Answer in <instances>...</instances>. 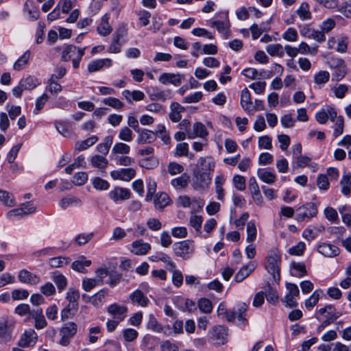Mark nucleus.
I'll return each mask as SVG.
<instances>
[{
  "label": "nucleus",
  "mask_w": 351,
  "mask_h": 351,
  "mask_svg": "<svg viewBox=\"0 0 351 351\" xmlns=\"http://www.w3.org/2000/svg\"><path fill=\"white\" fill-rule=\"evenodd\" d=\"M85 49H79L75 45H69L65 47L62 52L61 60L64 62L71 61L73 66H78Z\"/></svg>",
  "instance_id": "nucleus-1"
},
{
  "label": "nucleus",
  "mask_w": 351,
  "mask_h": 351,
  "mask_svg": "<svg viewBox=\"0 0 351 351\" xmlns=\"http://www.w3.org/2000/svg\"><path fill=\"white\" fill-rule=\"evenodd\" d=\"M173 250L177 256L187 260L192 257L195 246L192 241L184 240L175 243L173 245Z\"/></svg>",
  "instance_id": "nucleus-2"
},
{
  "label": "nucleus",
  "mask_w": 351,
  "mask_h": 351,
  "mask_svg": "<svg viewBox=\"0 0 351 351\" xmlns=\"http://www.w3.org/2000/svg\"><path fill=\"white\" fill-rule=\"evenodd\" d=\"M280 256L277 253H272L268 256L265 264L267 271L272 275L273 278L276 282H278L280 280Z\"/></svg>",
  "instance_id": "nucleus-3"
},
{
  "label": "nucleus",
  "mask_w": 351,
  "mask_h": 351,
  "mask_svg": "<svg viewBox=\"0 0 351 351\" xmlns=\"http://www.w3.org/2000/svg\"><path fill=\"white\" fill-rule=\"evenodd\" d=\"M77 331V326L75 322H69L64 324L60 330L61 338L59 341L60 345L66 346L70 340L75 335Z\"/></svg>",
  "instance_id": "nucleus-4"
},
{
  "label": "nucleus",
  "mask_w": 351,
  "mask_h": 351,
  "mask_svg": "<svg viewBox=\"0 0 351 351\" xmlns=\"http://www.w3.org/2000/svg\"><path fill=\"white\" fill-rule=\"evenodd\" d=\"M211 182V176L206 173L195 171L193 173V186L195 189H205Z\"/></svg>",
  "instance_id": "nucleus-5"
},
{
  "label": "nucleus",
  "mask_w": 351,
  "mask_h": 351,
  "mask_svg": "<svg viewBox=\"0 0 351 351\" xmlns=\"http://www.w3.org/2000/svg\"><path fill=\"white\" fill-rule=\"evenodd\" d=\"M298 210L299 213L297 214L295 219L300 221H304L306 219H310L316 216L317 209L314 203L310 202L300 207Z\"/></svg>",
  "instance_id": "nucleus-6"
},
{
  "label": "nucleus",
  "mask_w": 351,
  "mask_h": 351,
  "mask_svg": "<svg viewBox=\"0 0 351 351\" xmlns=\"http://www.w3.org/2000/svg\"><path fill=\"white\" fill-rule=\"evenodd\" d=\"M341 315V313L337 311L332 305H327L324 308H320L315 313V317L318 320H322L324 318H332L337 319Z\"/></svg>",
  "instance_id": "nucleus-7"
},
{
  "label": "nucleus",
  "mask_w": 351,
  "mask_h": 351,
  "mask_svg": "<svg viewBox=\"0 0 351 351\" xmlns=\"http://www.w3.org/2000/svg\"><path fill=\"white\" fill-rule=\"evenodd\" d=\"M107 312L110 314L114 317V319L121 322L126 317L128 308L124 305H120L117 303H114L108 307Z\"/></svg>",
  "instance_id": "nucleus-8"
},
{
  "label": "nucleus",
  "mask_w": 351,
  "mask_h": 351,
  "mask_svg": "<svg viewBox=\"0 0 351 351\" xmlns=\"http://www.w3.org/2000/svg\"><path fill=\"white\" fill-rule=\"evenodd\" d=\"M197 166L199 167L197 171L211 176L214 171L215 162L210 156L201 157L197 161Z\"/></svg>",
  "instance_id": "nucleus-9"
},
{
  "label": "nucleus",
  "mask_w": 351,
  "mask_h": 351,
  "mask_svg": "<svg viewBox=\"0 0 351 351\" xmlns=\"http://www.w3.org/2000/svg\"><path fill=\"white\" fill-rule=\"evenodd\" d=\"M36 340L37 334L34 330L30 329L23 334L18 345L23 348L31 347L35 345Z\"/></svg>",
  "instance_id": "nucleus-10"
},
{
  "label": "nucleus",
  "mask_w": 351,
  "mask_h": 351,
  "mask_svg": "<svg viewBox=\"0 0 351 351\" xmlns=\"http://www.w3.org/2000/svg\"><path fill=\"white\" fill-rule=\"evenodd\" d=\"M129 298L132 304L138 305L141 307H146L149 302L148 298L140 289H136L131 293L129 295Z\"/></svg>",
  "instance_id": "nucleus-11"
},
{
  "label": "nucleus",
  "mask_w": 351,
  "mask_h": 351,
  "mask_svg": "<svg viewBox=\"0 0 351 351\" xmlns=\"http://www.w3.org/2000/svg\"><path fill=\"white\" fill-rule=\"evenodd\" d=\"M36 210V208L32 206L30 202L23 204L20 208L13 209L8 213V217L12 218L13 217L23 216L33 213Z\"/></svg>",
  "instance_id": "nucleus-12"
},
{
  "label": "nucleus",
  "mask_w": 351,
  "mask_h": 351,
  "mask_svg": "<svg viewBox=\"0 0 351 351\" xmlns=\"http://www.w3.org/2000/svg\"><path fill=\"white\" fill-rule=\"evenodd\" d=\"M131 252L137 256H143L151 250V245L142 239L133 241L131 244Z\"/></svg>",
  "instance_id": "nucleus-13"
},
{
  "label": "nucleus",
  "mask_w": 351,
  "mask_h": 351,
  "mask_svg": "<svg viewBox=\"0 0 351 351\" xmlns=\"http://www.w3.org/2000/svg\"><path fill=\"white\" fill-rule=\"evenodd\" d=\"M109 197L115 202L123 201L130 197V191L127 189L117 186L109 192Z\"/></svg>",
  "instance_id": "nucleus-14"
},
{
  "label": "nucleus",
  "mask_w": 351,
  "mask_h": 351,
  "mask_svg": "<svg viewBox=\"0 0 351 351\" xmlns=\"http://www.w3.org/2000/svg\"><path fill=\"white\" fill-rule=\"evenodd\" d=\"M183 76L180 74L165 73L159 77V81L163 84H172L175 86L181 84Z\"/></svg>",
  "instance_id": "nucleus-15"
},
{
  "label": "nucleus",
  "mask_w": 351,
  "mask_h": 351,
  "mask_svg": "<svg viewBox=\"0 0 351 351\" xmlns=\"http://www.w3.org/2000/svg\"><path fill=\"white\" fill-rule=\"evenodd\" d=\"M136 132L138 134L136 139L138 144L151 143L156 139L155 133L153 131L140 129Z\"/></svg>",
  "instance_id": "nucleus-16"
},
{
  "label": "nucleus",
  "mask_w": 351,
  "mask_h": 351,
  "mask_svg": "<svg viewBox=\"0 0 351 351\" xmlns=\"http://www.w3.org/2000/svg\"><path fill=\"white\" fill-rule=\"evenodd\" d=\"M318 252L327 257H333L339 255V249L336 245L329 243H322L317 247Z\"/></svg>",
  "instance_id": "nucleus-17"
},
{
  "label": "nucleus",
  "mask_w": 351,
  "mask_h": 351,
  "mask_svg": "<svg viewBox=\"0 0 351 351\" xmlns=\"http://www.w3.org/2000/svg\"><path fill=\"white\" fill-rule=\"evenodd\" d=\"M14 324L12 322L3 321L0 322V337L5 341L12 339V331Z\"/></svg>",
  "instance_id": "nucleus-18"
},
{
  "label": "nucleus",
  "mask_w": 351,
  "mask_h": 351,
  "mask_svg": "<svg viewBox=\"0 0 351 351\" xmlns=\"http://www.w3.org/2000/svg\"><path fill=\"white\" fill-rule=\"evenodd\" d=\"M255 268L256 264L253 262H251L247 265L243 266L235 275V281L237 282H242L244 279L250 275V274L255 269Z\"/></svg>",
  "instance_id": "nucleus-19"
},
{
  "label": "nucleus",
  "mask_w": 351,
  "mask_h": 351,
  "mask_svg": "<svg viewBox=\"0 0 351 351\" xmlns=\"http://www.w3.org/2000/svg\"><path fill=\"white\" fill-rule=\"evenodd\" d=\"M19 279L21 282L30 285H37L40 282V278L38 276L25 269L20 271Z\"/></svg>",
  "instance_id": "nucleus-20"
},
{
  "label": "nucleus",
  "mask_w": 351,
  "mask_h": 351,
  "mask_svg": "<svg viewBox=\"0 0 351 351\" xmlns=\"http://www.w3.org/2000/svg\"><path fill=\"white\" fill-rule=\"evenodd\" d=\"M149 259L154 262H163L164 263L166 264L168 270H173V269L176 268V265L171 260L170 257L163 252H157L155 255H152V256H150Z\"/></svg>",
  "instance_id": "nucleus-21"
},
{
  "label": "nucleus",
  "mask_w": 351,
  "mask_h": 351,
  "mask_svg": "<svg viewBox=\"0 0 351 351\" xmlns=\"http://www.w3.org/2000/svg\"><path fill=\"white\" fill-rule=\"evenodd\" d=\"M169 119L173 122H178L182 118L181 113L184 111V108L178 102H173L170 106Z\"/></svg>",
  "instance_id": "nucleus-22"
},
{
  "label": "nucleus",
  "mask_w": 351,
  "mask_h": 351,
  "mask_svg": "<svg viewBox=\"0 0 351 351\" xmlns=\"http://www.w3.org/2000/svg\"><path fill=\"white\" fill-rule=\"evenodd\" d=\"M172 97V91L171 90H159L153 89L150 93V98L152 100H158L165 101Z\"/></svg>",
  "instance_id": "nucleus-23"
},
{
  "label": "nucleus",
  "mask_w": 351,
  "mask_h": 351,
  "mask_svg": "<svg viewBox=\"0 0 351 351\" xmlns=\"http://www.w3.org/2000/svg\"><path fill=\"white\" fill-rule=\"evenodd\" d=\"M91 165L103 171L105 170L108 165V160L106 157L101 155H94L90 158V160Z\"/></svg>",
  "instance_id": "nucleus-24"
},
{
  "label": "nucleus",
  "mask_w": 351,
  "mask_h": 351,
  "mask_svg": "<svg viewBox=\"0 0 351 351\" xmlns=\"http://www.w3.org/2000/svg\"><path fill=\"white\" fill-rule=\"evenodd\" d=\"M241 105L245 112H250L253 108L251 95L246 88L241 91Z\"/></svg>",
  "instance_id": "nucleus-25"
},
{
  "label": "nucleus",
  "mask_w": 351,
  "mask_h": 351,
  "mask_svg": "<svg viewBox=\"0 0 351 351\" xmlns=\"http://www.w3.org/2000/svg\"><path fill=\"white\" fill-rule=\"evenodd\" d=\"M170 198L169 195L164 192L157 193L154 198V203L156 208L162 210L165 206L169 204Z\"/></svg>",
  "instance_id": "nucleus-26"
},
{
  "label": "nucleus",
  "mask_w": 351,
  "mask_h": 351,
  "mask_svg": "<svg viewBox=\"0 0 351 351\" xmlns=\"http://www.w3.org/2000/svg\"><path fill=\"white\" fill-rule=\"evenodd\" d=\"M242 73L247 77L251 80L267 78L269 77V75L266 72H262L257 71L254 67H247L243 71Z\"/></svg>",
  "instance_id": "nucleus-27"
},
{
  "label": "nucleus",
  "mask_w": 351,
  "mask_h": 351,
  "mask_svg": "<svg viewBox=\"0 0 351 351\" xmlns=\"http://www.w3.org/2000/svg\"><path fill=\"white\" fill-rule=\"evenodd\" d=\"M174 302L183 311H192L195 308V304L193 301L184 298L177 297L174 299Z\"/></svg>",
  "instance_id": "nucleus-28"
},
{
  "label": "nucleus",
  "mask_w": 351,
  "mask_h": 351,
  "mask_svg": "<svg viewBox=\"0 0 351 351\" xmlns=\"http://www.w3.org/2000/svg\"><path fill=\"white\" fill-rule=\"evenodd\" d=\"M227 335L226 328L221 325L215 326L213 328L212 337L218 341V343L223 344Z\"/></svg>",
  "instance_id": "nucleus-29"
},
{
  "label": "nucleus",
  "mask_w": 351,
  "mask_h": 351,
  "mask_svg": "<svg viewBox=\"0 0 351 351\" xmlns=\"http://www.w3.org/2000/svg\"><path fill=\"white\" fill-rule=\"evenodd\" d=\"M340 185L341 187V193L348 196L351 192V174L350 173H345L341 179Z\"/></svg>",
  "instance_id": "nucleus-30"
},
{
  "label": "nucleus",
  "mask_w": 351,
  "mask_h": 351,
  "mask_svg": "<svg viewBox=\"0 0 351 351\" xmlns=\"http://www.w3.org/2000/svg\"><path fill=\"white\" fill-rule=\"evenodd\" d=\"M178 203L184 208L189 207L192 203H197L199 208H202L204 206V201L202 199H191L187 195L180 196L178 199Z\"/></svg>",
  "instance_id": "nucleus-31"
},
{
  "label": "nucleus",
  "mask_w": 351,
  "mask_h": 351,
  "mask_svg": "<svg viewBox=\"0 0 351 351\" xmlns=\"http://www.w3.org/2000/svg\"><path fill=\"white\" fill-rule=\"evenodd\" d=\"M91 261L86 260L84 256H81L79 260L74 261L71 264V267L73 270L81 273H86V267H89Z\"/></svg>",
  "instance_id": "nucleus-32"
},
{
  "label": "nucleus",
  "mask_w": 351,
  "mask_h": 351,
  "mask_svg": "<svg viewBox=\"0 0 351 351\" xmlns=\"http://www.w3.org/2000/svg\"><path fill=\"white\" fill-rule=\"evenodd\" d=\"M98 141L97 136H92L86 140L77 141L75 143V149L81 152L88 149L89 147L93 145Z\"/></svg>",
  "instance_id": "nucleus-33"
},
{
  "label": "nucleus",
  "mask_w": 351,
  "mask_h": 351,
  "mask_svg": "<svg viewBox=\"0 0 351 351\" xmlns=\"http://www.w3.org/2000/svg\"><path fill=\"white\" fill-rule=\"evenodd\" d=\"M219 316L225 318L228 322H232L236 317V313L234 311H228L224 303L219 304L217 308Z\"/></svg>",
  "instance_id": "nucleus-34"
},
{
  "label": "nucleus",
  "mask_w": 351,
  "mask_h": 351,
  "mask_svg": "<svg viewBox=\"0 0 351 351\" xmlns=\"http://www.w3.org/2000/svg\"><path fill=\"white\" fill-rule=\"evenodd\" d=\"M80 292L74 288H69L66 293V299L69 304L72 305L73 308H78V300L80 298Z\"/></svg>",
  "instance_id": "nucleus-35"
},
{
  "label": "nucleus",
  "mask_w": 351,
  "mask_h": 351,
  "mask_svg": "<svg viewBox=\"0 0 351 351\" xmlns=\"http://www.w3.org/2000/svg\"><path fill=\"white\" fill-rule=\"evenodd\" d=\"M108 295V291L105 289H101L93 295L92 304L95 307H100L105 302V298Z\"/></svg>",
  "instance_id": "nucleus-36"
},
{
  "label": "nucleus",
  "mask_w": 351,
  "mask_h": 351,
  "mask_svg": "<svg viewBox=\"0 0 351 351\" xmlns=\"http://www.w3.org/2000/svg\"><path fill=\"white\" fill-rule=\"evenodd\" d=\"M257 175L263 182L267 184H272L276 179V176L274 173L262 169L258 170Z\"/></svg>",
  "instance_id": "nucleus-37"
},
{
  "label": "nucleus",
  "mask_w": 351,
  "mask_h": 351,
  "mask_svg": "<svg viewBox=\"0 0 351 351\" xmlns=\"http://www.w3.org/2000/svg\"><path fill=\"white\" fill-rule=\"evenodd\" d=\"M267 52L271 56L282 58L285 55L284 48L280 44H271L266 47Z\"/></svg>",
  "instance_id": "nucleus-38"
},
{
  "label": "nucleus",
  "mask_w": 351,
  "mask_h": 351,
  "mask_svg": "<svg viewBox=\"0 0 351 351\" xmlns=\"http://www.w3.org/2000/svg\"><path fill=\"white\" fill-rule=\"evenodd\" d=\"M70 261L71 259L69 257L58 256L50 258L49 264L53 268H59L69 265Z\"/></svg>",
  "instance_id": "nucleus-39"
},
{
  "label": "nucleus",
  "mask_w": 351,
  "mask_h": 351,
  "mask_svg": "<svg viewBox=\"0 0 351 351\" xmlns=\"http://www.w3.org/2000/svg\"><path fill=\"white\" fill-rule=\"evenodd\" d=\"M189 182V176L186 173L182 174L181 176L173 179L171 180V185L176 189H181L185 188Z\"/></svg>",
  "instance_id": "nucleus-40"
},
{
  "label": "nucleus",
  "mask_w": 351,
  "mask_h": 351,
  "mask_svg": "<svg viewBox=\"0 0 351 351\" xmlns=\"http://www.w3.org/2000/svg\"><path fill=\"white\" fill-rule=\"evenodd\" d=\"M212 27H215L219 32L223 34L226 38L230 36L229 22L225 23L220 21H215L211 23Z\"/></svg>",
  "instance_id": "nucleus-41"
},
{
  "label": "nucleus",
  "mask_w": 351,
  "mask_h": 351,
  "mask_svg": "<svg viewBox=\"0 0 351 351\" xmlns=\"http://www.w3.org/2000/svg\"><path fill=\"white\" fill-rule=\"evenodd\" d=\"M20 83L21 86H23L25 90H32L40 84L38 80L32 76H28L25 79H22L20 81Z\"/></svg>",
  "instance_id": "nucleus-42"
},
{
  "label": "nucleus",
  "mask_w": 351,
  "mask_h": 351,
  "mask_svg": "<svg viewBox=\"0 0 351 351\" xmlns=\"http://www.w3.org/2000/svg\"><path fill=\"white\" fill-rule=\"evenodd\" d=\"M291 268L295 271V273H291V275L298 278H302L306 275L307 271L305 265L303 263H292Z\"/></svg>",
  "instance_id": "nucleus-43"
},
{
  "label": "nucleus",
  "mask_w": 351,
  "mask_h": 351,
  "mask_svg": "<svg viewBox=\"0 0 351 351\" xmlns=\"http://www.w3.org/2000/svg\"><path fill=\"white\" fill-rule=\"evenodd\" d=\"M0 201L6 206L12 207L15 205L12 195L1 189H0Z\"/></svg>",
  "instance_id": "nucleus-44"
},
{
  "label": "nucleus",
  "mask_w": 351,
  "mask_h": 351,
  "mask_svg": "<svg viewBox=\"0 0 351 351\" xmlns=\"http://www.w3.org/2000/svg\"><path fill=\"white\" fill-rule=\"evenodd\" d=\"M52 95H57L62 91V86L54 80V77H51L48 80V85L46 88Z\"/></svg>",
  "instance_id": "nucleus-45"
},
{
  "label": "nucleus",
  "mask_w": 351,
  "mask_h": 351,
  "mask_svg": "<svg viewBox=\"0 0 351 351\" xmlns=\"http://www.w3.org/2000/svg\"><path fill=\"white\" fill-rule=\"evenodd\" d=\"M78 308H75L72 305L68 304L65 308H64L60 313L61 320L65 321L70 318H72L75 313L77 312Z\"/></svg>",
  "instance_id": "nucleus-46"
},
{
  "label": "nucleus",
  "mask_w": 351,
  "mask_h": 351,
  "mask_svg": "<svg viewBox=\"0 0 351 351\" xmlns=\"http://www.w3.org/2000/svg\"><path fill=\"white\" fill-rule=\"evenodd\" d=\"M257 230L255 223L254 221H250L247 225V241L251 243L254 241L256 238Z\"/></svg>",
  "instance_id": "nucleus-47"
},
{
  "label": "nucleus",
  "mask_w": 351,
  "mask_h": 351,
  "mask_svg": "<svg viewBox=\"0 0 351 351\" xmlns=\"http://www.w3.org/2000/svg\"><path fill=\"white\" fill-rule=\"evenodd\" d=\"M344 119L342 116H339L335 121L333 136L335 138L341 135L343 132Z\"/></svg>",
  "instance_id": "nucleus-48"
},
{
  "label": "nucleus",
  "mask_w": 351,
  "mask_h": 351,
  "mask_svg": "<svg viewBox=\"0 0 351 351\" xmlns=\"http://www.w3.org/2000/svg\"><path fill=\"white\" fill-rule=\"evenodd\" d=\"M199 310L204 313H209L213 310V304L210 300L207 298H201L198 301Z\"/></svg>",
  "instance_id": "nucleus-49"
},
{
  "label": "nucleus",
  "mask_w": 351,
  "mask_h": 351,
  "mask_svg": "<svg viewBox=\"0 0 351 351\" xmlns=\"http://www.w3.org/2000/svg\"><path fill=\"white\" fill-rule=\"evenodd\" d=\"M130 147L125 143H117L114 144L112 149V154H127L130 152Z\"/></svg>",
  "instance_id": "nucleus-50"
},
{
  "label": "nucleus",
  "mask_w": 351,
  "mask_h": 351,
  "mask_svg": "<svg viewBox=\"0 0 351 351\" xmlns=\"http://www.w3.org/2000/svg\"><path fill=\"white\" fill-rule=\"evenodd\" d=\"M330 78V73L326 71H320L314 76L315 82L319 85L326 83Z\"/></svg>",
  "instance_id": "nucleus-51"
},
{
  "label": "nucleus",
  "mask_w": 351,
  "mask_h": 351,
  "mask_svg": "<svg viewBox=\"0 0 351 351\" xmlns=\"http://www.w3.org/2000/svg\"><path fill=\"white\" fill-rule=\"evenodd\" d=\"M59 291L64 290L67 285V280L62 274L55 275L53 278Z\"/></svg>",
  "instance_id": "nucleus-52"
},
{
  "label": "nucleus",
  "mask_w": 351,
  "mask_h": 351,
  "mask_svg": "<svg viewBox=\"0 0 351 351\" xmlns=\"http://www.w3.org/2000/svg\"><path fill=\"white\" fill-rule=\"evenodd\" d=\"M119 138L123 141L130 142L133 139L132 131L128 127H123L119 131Z\"/></svg>",
  "instance_id": "nucleus-53"
},
{
  "label": "nucleus",
  "mask_w": 351,
  "mask_h": 351,
  "mask_svg": "<svg viewBox=\"0 0 351 351\" xmlns=\"http://www.w3.org/2000/svg\"><path fill=\"white\" fill-rule=\"evenodd\" d=\"M298 14L302 20L310 19L311 17L309 6L307 3H302L298 10Z\"/></svg>",
  "instance_id": "nucleus-54"
},
{
  "label": "nucleus",
  "mask_w": 351,
  "mask_h": 351,
  "mask_svg": "<svg viewBox=\"0 0 351 351\" xmlns=\"http://www.w3.org/2000/svg\"><path fill=\"white\" fill-rule=\"evenodd\" d=\"M137 15L138 16V21L141 26H147L151 18V13L145 10H140Z\"/></svg>",
  "instance_id": "nucleus-55"
},
{
  "label": "nucleus",
  "mask_w": 351,
  "mask_h": 351,
  "mask_svg": "<svg viewBox=\"0 0 351 351\" xmlns=\"http://www.w3.org/2000/svg\"><path fill=\"white\" fill-rule=\"evenodd\" d=\"M88 174L86 172H79L73 177V183L77 186L84 184L88 180Z\"/></svg>",
  "instance_id": "nucleus-56"
},
{
  "label": "nucleus",
  "mask_w": 351,
  "mask_h": 351,
  "mask_svg": "<svg viewBox=\"0 0 351 351\" xmlns=\"http://www.w3.org/2000/svg\"><path fill=\"white\" fill-rule=\"evenodd\" d=\"M99 284V280L95 278H85L82 280V288L86 291H90Z\"/></svg>",
  "instance_id": "nucleus-57"
},
{
  "label": "nucleus",
  "mask_w": 351,
  "mask_h": 351,
  "mask_svg": "<svg viewBox=\"0 0 351 351\" xmlns=\"http://www.w3.org/2000/svg\"><path fill=\"white\" fill-rule=\"evenodd\" d=\"M147 328L157 332H160L163 330L162 326L158 323L157 319L152 315L149 316V319L147 323Z\"/></svg>",
  "instance_id": "nucleus-58"
},
{
  "label": "nucleus",
  "mask_w": 351,
  "mask_h": 351,
  "mask_svg": "<svg viewBox=\"0 0 351 351\" xmlns=\"http://www.w3.org/2000/svg\"><path fill=\"white\" fill-rule=\"evenodd\" d=\"M93 185L97 190H107L110 187V184L106 180L99 177L93 179Z\"/></svg>",
  "instance_id": "nucleus-59"
},
{
  "label": "nucleus",
  "mask_w": 351,
  "mask_h": 351,
  "mask_svg": "<svg viewBox=\"0 0 351 351\" xmlns=\"http://www.w3.org/2000/svg\"><path fill=\"white\" fill-rule=\"evenodd\" d=\"M321 292L319 290L315 291L310 298L306 300L305 306L306 308H313L317 304Z\"/></svg>",
  "instance_id": "nucleus-60"
},
{
  "label": "nucleus",
  "mask_w": 351,
  "mask_h": 351,
  "mask_svg": "<svg viewBox=\"0 0 351 351\" xmlns=\"http://www.w3.org/2000/svg\"><path fill=\"white\" fill-rule=\"evenodd\" d=\"M193 131L194 132L192 134L194 135V137L197 136L204 138L208 134L205 126L201 123H196L194 124Z\"/></svg>",
  "instance_id": "nucleus-61"
},
{
  "label": "nucleus",
  "mask_w": 351,
  "mask_h": 351,
  "mask_svg": "<svg viewBox=\"0 0 351 351\" xmlns=\"http://www.w3.org/2000/svg\"><path fill=\"white\" fill-rule=\"evenodd\" d=\"M234 187L239 191H244L246 187L245 179L243 176L236 175L232 180Z\"/></svg>",
  "instance_id": "nucleus-62"
},
{
  "label": "nucleus",
  "mask_w": 351,
  "mask_h": 351,
  "mask_svg": "<svg viewBox=\"0 0 351 351\" xmlns=\"http://www.w3.org/2000/svg\"><path fill=\"white\" fill-rule=\"evenodd\" d=\"M282 38L289 42H294L298 40V34L297 31L292 27L288 29L282 34Z\"/></svg>",
  "instance_id": "nucleus-63"
},
{
  "label": "nucleus",
  "mask_w": 351,
  "mask_h": 351,
  "mask_svg": "<svg viewBox=\"0 0 351 351\" xmlns=\"http://www.w3.org/2000/svg\"><path fill=\"white\" fill-rule=\"evenodd\" d=\"M138 335V332L133 328H127L123 331V338L128 342L133 341L137 338Z\"/></svg>",
  "instance_id": "nucleus-64"
}]
</instances>
